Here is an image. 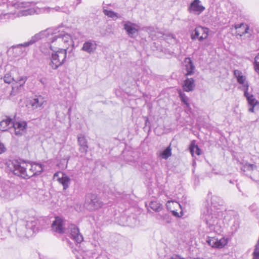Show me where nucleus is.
Returning <instances> with one entry per match:
<instances>
[{"instance_id":"nucleus-34","label":"nucleus","mask_w":259,"mask_h":259,"mask_svg":"<svg viewBox=\"0 0 259 259\" xmlns=\"http://www.w3.org/2000/svg\"><path fill=\"white\" fill-rule=\"evenodd\" d=\"M13 80L14 81L15 80L10 73H6L4 77V81L5 83L9 84L11 83Z\"/></svg>"},{"instance_id":"nucleus-47","label":"nucleus","mask_w":259,"mask_h":259,"mask_svg":"<svg viewBox=\"0 0 259 259\" xmlns=\"http://www.w3.org/2000/svg\"><path fill=\"white\" fill-rule=\"evenodd\" d=\"M27 170H31L30 168H27Z\"/></svg>"},{"instance_id":"nucleus-20","label":"nucleus","mask_w":259,"mask_h":259,"mask_svg":"<svg viewBox=\"0 0 259 259\" xmlns=\"http://www.w3.org/2000/svg\"><path fill=\"white\" fill-rule=\"evenodd\" d=\"M184 62L185 64V70L187 71L186 75L188 76L193 74L195 67L191 59L190 58H185Z\"/></svg>"},{"instance_id":"nucleus-25","label":"nucleus","mask_w":259,"mask_h":259,"mask_svg":"<svg viewBox=\"0 0 259 259\" xmlns=\"http://www.w3.org/2000/svg\"><path fill=\"white\" fill-rule=\"evenodd\" d=\"M189 149L192 156H194V154H196L197 155H200L201 154V149L197 145H196L193 143V142L191 143Z\"/></svg>"},{"instance_id":"nucleus-26","label":"nucleus","mask_w":259,"mask_h":259,"mask_svg":"<svg viewBox=\"0 0 259 259\" xmlns=\"http://www.w3.org/2000/svg\"><path fill=\"white\" fill-rule=\"evenodd\" d=\"M149 207L155 211H160L162 209L161 204L157 201L150 202Z\"/></svg>"},{"instance_id":"nucleus-38","label":"nucleus","mask_w":259,"mask_h":259,"mask_svg":"<svg viewBox=\"0 0 259 259\" xmlns=\"http://www.w3.org/2000/svg\"><path fill=\"white\" fill-rule=\"evenodd\" d=\"M226 242L224 239H220L218 240L217 239V242H216V248H222L223 247L225 244Z\"/></svg>"},{"instance_id":"nucleus-16","label":"nucleus","mask_w":259,"mask_h":259,"mask_svg":"<svg viewBox=\"0 0 259 259\" xmlns=\"http://www.w3.org/2000/svg\"><path fill=\"white\" fill-rule=\"evenodd\" d=\"M77 142L79 146V150L81 153L85 154L88 152V146L85 136L82 134L77 136Z\"/></svg>"},{"instance_id":"nucleus-10","label":"nucleus","mask_w":259,"mask_h":259,"mask_svg":"<svg viewBox=\"0 0 259 259\" xmlns=\"http://www.w3.org/2000/svg\"><path fill=\"white\" fill-rule=\"evenodd\" d=\"M203 218L210 231H216L218 224L217 218L212 214H210L208 210L207 211V214H205Z\"/></svg>"},{"instance_id":"nucleus-35","label":"nucleus","mask_w":259,"mask_h":259,"mask_svg":"<svg viewBox=\"0 0 259 259\" xmlns=\"http://www.w3.org/2000/svg\"><path fill=\"white\" fill-rule=\"evenodd\" d=\"M14 6L17 8H26L29 6V4L25 2H18L14 4Z\"/></svg>"},{"instance_id":"nucleus-4","label":"nucleus","mask_w":259,"mask_h":259,"mask_svg":"<svg viewBox=\"0 0 259 259\" xmlns=\"http://www.w3.org/2000/svg\"><path fill=\"white\" fill-rule=\"evenodd\" d=\"M241 164V169L245 175L255 181L259 180V164L250 163L247 161H243Z\"/></svg>"},{"instance_id":"nucleus-36","label":"nucleus","mask_w":259,"mask_h":259,"mask_svg":"<svg viewBox=\"0 0 259 259\" xmlns=\"http://www.w3.org/2000/svg\"><path fill=\"white\" fill-rule=\"evenodd\" d=\"M4 188L5 189V190L2 189V188H1V191H0V195L3 197L7 198L9 196L8 195V187H6V188L5 187H4Z\"/></svg>"},{"instance_id":"nucleus-1","label":"nucleus","mask_w":259,"mask_h":259,"mask_svg":"<svg viewBox=\"0 0 259 259\" xmlns=\"http://www.w3.org/2000/svg\"><path fill=\"white\" fill-rule=\"evenodd\" d=\"M10 167L14 174L24 179H28L41 174L43 166L38 163H29L25 161L14 160Z\"/></svg>"},{"instance_id":"nucleus-27","label":"nucleus","mask_w":259,"mask_h":259,"mask_svg":"<svg viewBox=\"0 0 259 259\" xmlns=\"http://www.w3.org/2000/svg\"><path fill=\"white\" fill-rule=\"evenodd\" d=\"M171 155V149L170 145L167 147L163 152L161 153L160 156L165 159H167Z\"/></svg>"},{"instance_id":"nucleus-8","label":"nucleus","mask_w":259,"mask_h":259,"mask_svg":"<svg viewBox=\"0 0 259 259\" xmlns=\"http://www.w3.org/2000/svg\"><path fill=\"white\" fill-rule=\"evenodd\" d=\"M139 26L135 23L127 21L124 22L123 28L127 34L131 37L135 38L138 35Z\"/></svg>"},{"instance_id":"nucleus-5","label":"nucleus","mask_w":259,"mask_h":259,"mask_svg":"<svg viewBox=\"0 0 259 259\" xmlns=\"http://www.w3.org/2000/svg\"><path fill=\"white\" fill-rule=\"evenodd\" d=\"M85 205L88 209L94 210L101 207L103 203L96 195L89 194L86 198Z\"/></svg>"},{"instance_id":"nucleus-31","label":"nucleus","mask_w":259,"mask_h":259,"mask_svg":"<svg viewBox=\"0 0 259 259\" xmlns=\"http://www.w3.org/2000/svg\"><path fill=\"white\" fill-rule=\"evenodd\" d=\"M253 67L255 71L259 75V53L254 58Z\"/></svg>"},{"instance_id":"nucleus-51","label":"nucleus","mask_w":259,"mask_h":259,"mask_svg":"<svg viewBox=\"0 0 259 259\" xmlns=\"http://www.w3.org/2000/svg\"><path fill=\"white\" fill-rule=\"evenodd\" d=\"M179 259H185L184 258H180Z\"/></svg>"},{"instance_id":"nucleus-13","label":"nucleus","mask_w":259,"mask_h":259,"mask_svg":"<svg viewBox=\"0 0 259 259\" xmlns=\"http://www.w3.org/2000/svg\"><path fill=\"white\" fill-rule=\"evenodd\" d=\"M248 85H246V90L244 91V96L246 98L249 108L248 111L250 112H254V108L257 104L258 103V101L254 98L252 95H249L248 93Z\"/></svg>"},{"instance_id":"nucleus-14","label":"nucleus","mask_w":259,"mask_h":259,"mask_svg":"<svg viewBox=\"0 0 259 259\" xmlns=\"http://www.w3.org/2000/svg\"><path fill=\"white\" fill-rule=\"evenodd\" d=\"M235 28L237 30L236 35L241 36L243 35L247 34V36L249 37L251 35V30L246 24L242 23L239 25H236Z\"/></svg>"},{"instance_id":"nucleus-28","label":"nucleus","mask_w":259,"mask_h":259,"mask_svg":"<svg viewBox=\"0 0 259 259\" xmlns=\"http://www.w3.org/2000/svg\"><path fill=\"white\" fill-rule=\"evenodd\" d=\"M103 13L105 15L108 16L109 17H110L112 19L120 17V16L117 13H115L114 12L111 10L104 9L103 10Z\"/></svg>"},{"instance_id":"nucleus-41","label":"nucleus","mask_w":259,"mask_h":259,"mask_svg":"<svg viewBox=\"0 0 259 259\" xmlns=\"http://www.w3.org/2000/svg\"><path fill=\"white\" fill-rule=\"evenodd\" d=\"M63 7H56L54 8H53V10H55L56 11H62L65 12V11L63 10Z\"/></svg>"},{"instance_id":"nucleus-30","label":"nucleus","mask_w":259,"mask_h":259,"mask_svg":"<svg viewBox=\"0 0 259 259\" xmlns=\"http://www.w3.org/2000/svg\"><path fill=\"white\" fill-rule=\"evenodd\" d=\"M180 98L181 99V101L186 105L187 108H190V104L188 102L189 101V98L185 95V94L181 93L180 94Z\"/></svg>"},{"instance_id":"nucleus-52","label":"nucleus","mask_w":259,"mask_h":259,"mask_svg":"<svg viewBox=\"0 0 259 259\" xmlns=\"http://www.w3.org/2000/svg\"><path fill=\"white\" fill-rule=\"evenodd\" d=\"M194 259H196L195 258H194ZM196 259H199L198 258H197Z\"/></svg>"},{"instance_id":"nucleus-48","label":"nucleus","mask_w":259,"mask_h":259,"mask_svg":"<svg viewBox=\"0 0 259 259\" xmlns=\"http://www.w3.org/2000/svg\"><path fill=\"white\" fill-rule=\"evenodd\" d=\"M230 183H233V182L231 180H230Z\"/></svg>"},{"instance_id":"nucleus-22","label":"nucleus","mask_w":259,"mask_h":259,"mask_svg":"<svg viewBox=\"0 0 259 259\" xmlns=\"http://www.w3.org/2000/svg\"><path fill=\"white\" fill-rule=\"evenodd\" d=\"M13 121L10 117H7L6 119L3 120L0 122V130L2 131H6L10 128L12 127Z\"/></svg>"},{"instance_id":"nucleus-2","label":"nucleus","mask_w":259,"mask_h":259,"mask_svg":"<svg viewBox=\"0 0 259 259\" xmlns=\"http://www.w3.org/2000/svg\"><path fill=\"white\" fill-rule=\"evenodd\" d=\"M50 40H51L50 46L52 50L53 48L57 49L60 47H65L67 49V47L72 42L70 35L63 32L52 36Z\"/></svg>"},{"instance_id":"nucleus-11","label":"nucleus","mask_w":259,"mask_h":259,"mask_svg":"<svg viewBox=\"0 0 259 259\" xmlns=\"http://www.w3.org/2000/svg\"><path fill=\"white\" fill-rule=\"evenodd\" d=\"M68 229L70 231L71 238L76 243H80L83 241V236L80 233L79 229L76 225L70 224Z\"/></svg>"},{"instance_id":"nucleus-19","label":"nucleus","mask_w":259,"mask_h":259,"mask_svg":"<svg viewBox=\"0 0 259 259\" xmlns=\"http://www.w3.org/2000/svg\"><path fill=\"white\" fill-rule=\"evenodd\" d=\"M27 126L26 122H13L12 127L15 131V134L17 136L21 135L22 132L24 131Z\"/></svg>"},{"instance_id":"nucleus-49","label":"nucleus","mask_w":259,"mask_h":259,"mask_svg":"<svg viewBox=\"0 0 259 259\" xmlns=\"http://www.w3.org/2000/svg\"><path fill=\"white\" fill-rule=\"evenodd\" d=\"M214 199H215V197L213 198L212 200H214Z\"/></svg>"},{"instance_id":"nucleus-42","label":"nucleus","mask_w":259,"mask_h":259,"mask_svg":"<svg viewBox=\"0 0 259 259\" xmlns=\"http://www.w3.org/2000/svg\"><path fill=\"white\" fill-rule=\"evenodd\" d=\"M39 81L42 84H45L46 83V79L45 78H40L39 79Z\"/></svg>"},{"instance_id":"nucleus-39","label":"nucleus","mask_w":259,"mask_h":259,"mask_svg":"<svg viewBox=\"0 0 259 259\" xmlns=\"http://www.w3.org/2000/svg\"><path fill=\"white\" fill-rule=\"evenodd\" d=\"M7 149L4 144L0 141V154L6 152Z\"/></svg>"},{"instance_id":"nucleus-12","label":"nucleus","mask_w":259,"mask_h":259,"mask_svg":"<svg viewBox=\"0 0 259 259\" xmlns=\"http://www.w3.org/2000/svg\"><path fill=\"white\" fill-rule=\"evenodd\" d=\"M200 3L199 0H194L188 7L189 12L197 15L201 14L205 10V7Z\"/></svg>"},{"instance_id":"nucleus-15","label":"nucleus","mask_w":259,"mask_h":259,"mask_svg":"<svg viewBox=\"0 0 259 259\" xmlns=\"http://www.w3.org/2000/svg\"><path fill=\"white\" fill-rule=\"evenodd\" d=\"M97 45L94 40H88L83 44L81 50L90 54H93L97 49Z\"/></svg>"},{"instance_id":"nucleus-23","label":"nucleus","mask_w":259,"mask_h":259,"mask_svg":"<svg viewBox=\"0 0 259 259\" xmlns=\"http://www.w3.org/2000/svg\"><path fill=\"white\" fill-rule=\"evenodd\" d=\"M234 74L235 76L237 78L238 82L243 85V90L244 91L246 90V85H248L247 82L245 81V77L242 75V72L238 70H234Z\"/></svg>"},{"instance_id":"nucleus-37","label":"nucleus","mask_w":259,"mask_h":259,"mask_svg":"<svg viewBox=\"0 0 259 259\" xmlns=\"http://www.w3.org/2000/svg\"><path fill=\"white\" fill-rule=\"evenodd\" d=\"M217 238L214 237L208 238L207 240V243L212 247H215L216 246Z\"/></svg>"},{"instance_id":"nucleus-21","label":"nucleus","mask_w":259,"mask_h":259,"mask_svg":"<svg viewBox=\"0 0 259 259\" xmlns=\"http://www.w3.org/2000/svg\"><path fill=\"white\" fill-rule=\"evenodd\" d=\"M194 87V80L192 78H187L184 80L183 87L185 91H192L193 90Z\"/></svg>"},{"instance_id":"nucleus-18","label":"nucleus","mask_w":259,"mask_h":259,"mask_svg":"<svg viewBox=\"0 0 259 259\" xmlns=\"http://www.w3.org/2000/svg\"><path fill=\"white\" fill-rule=\"evenodd\" d=\"M37 223L35 220L27 221L25 225V228L27 230L26 235L28 236H32L37 230L36 227Z\"/></svg>"},{"instance_id":"nucleus-43","label":"nucleus","mask_w":259,"mask_h":259,"mask_svg":"<svg viewBox=\"0 0 259 259\" xmlns=\"http://www.w3.org/2000/svg\"><path fill=\"white\" fill-rule=\"evenodd\" d=\"M172 214L176 217H179V213L176 211H172Z\"/></svg>"},{"instance_id":"nucleus-24","label":"nucleus","mask_w":259,"mask_h":259,"mask_svg":"<svg viewBox=\"0 0 259 259\" xmlns=\"http://www.w3.org/2000/svg\"><path fill=\"white\" fill-rule=\"evenodd\" d=\"M46 100L41 96L37 97L31 101V104L33 109L41 107Z\"/></svg>"},{"instance_id":"nucleus-50","label":"nucleus","mask_w":259,"mask_h":259,"mask_svg":"<svg viewBox=\"0 0 259 259\" xmlns=\"http://www.w3.org/2000/svg\"><path fill=\"white\" fill-rule=\"evenodd\" d=\"M170 259H174L172 257H171Z\"/></svg>"},{"instance_id":"nucleus-6","label":"nucleus","mask_w":259,"mask_h":259,"mask_svg":"<svg viewBox=\"0 0 259 259\" xmlns=\"http://www.w3.org/2000/svg\"><path fill=\"white\" fill-rule=\"evenodd\" d=\"M49 34V32L48 30L42 31L39 33H38L33 36L31 39L25 42L23 44H20L17 45L16 46H13L14 48H20L22 47H27L30 45H31L38 41V40L44 38V37H47Z\"/></svg>"},{"instance_id":"nucleus-17","label":"nucleus","mask_w":259,"mask_h":259,"mask_svg":"<svg viewBox=\"0 0 259 259\" xmlns=\"http://www.w3.org/2000/svg\"><path fill=\"white\" fill-rule=\"evenodd\" d=\"M52 230L58 233L64 232L63 221L59 217H56L55 221L52 225Z\"/></svg>"},{"instance_id":"nucleus-9","label":"nucleus","mask_w":259,"mask_h":259,"mask_svg":"<svg viewBox=\"0 0 259 259\" xmlns=\"http://www.w3.org/2000/svg\"><path fill=\"white\" fill-rule=\"evenodd\" d=\"M53 178L63 186L64 190H66L70 184V179L68 176L63 172H56L54 175Z\"/></svg>"},{"instance_id":"nucleus-29","label":"nucleus","mask_w":259,"mask_h":259,"mask_svg":"<svg viewBox=\"0 0 259 259\" xmlns=\"http://www.w3.org/2000/svg\"><path fill=\"white\" fill-rule=\"evenodd\" d=\"M234 219V223L232 225L231 228L233 230H234L235 232H236L237 231L239 227L240 219L238 215H236Z\"/></svg>"},{"instance_id":"nucleus-40","label":"nucleus","mask_w":259,"mask_h":259,"mask_svg":"<svg viewBox=\"0 0 259 259\" xmlns=\"http://www.w3.org/2000/svg\"><path fill=\"white\" fill-rule=\"evenodd\" d=\"M18 88L15 91V87H13L12 88V90L10 93V96H15L17 94V90H18Z\"/></svg>"},{"instance_id":"nucleus-3","label":"nucleus","mask_w":259,"mask_h":259,"mask_svg":"<svg viewBox=\"0 0 259 259\" xmlns=\"http://www.w3.org/2000/svg\"><path fill=\"white\" fill-rule=\"evenodd\" d=\"M52 51L54 52L52 54L49 65L53 69H57L64 63L67 57V49L59 48L56 51Z\"/></svg>"},{"instance_id":"nucleus-46","label":"nucleus","mask_w":259,"mask_h":259,"mask_svg":"<svg viewBox=\"0 0 259 259\" xmlns=\"http://www.w3.org/2000/svg\"><path fill=\"white\" fill-rule=\"evenodd\" d=\"M148 121V118H147V119L146 120V124H147Z\"/></svg>"},{"instance_id":"nucleus-44","label":"nucleus","mask_w":259,"mask_h":259,"mask_svg":"<svg viewBox=\"0 0 259 259\" xmlns=\"http://www.w3.org/2000/svg\"><path fill=\"white\" fill-rule=\"evenodd\" d=\"M23 15H27V11L24 12V14H23Z\"/></svg>"},{"instance_id":"nucleus-7","label":"nucleus","mask_w":259,"mask_h":259,"mask_svg":"<svg viewBox=\"0 0 259 259\" xmlns=\"http://www.w3.org/2000/svg\"><path fill=\"white\" fill-rule=\"evenodd\" d=\"M208 31L209 29L206 27H197L192 33L191 38L195 39L198 38L199 41H202L208 37Z\"/></svg>"},{"instance_id":"nucleus-45","label":"nucleus","mask_w":259,"mask_h":259,"mask_svg":"<svg viewBox=\"0 0 259 259\" xmlns=\"http://www.w3.org/2000/svg\"><path fill=\"white\" fill-rule=\"evenodd\" d=\"M153 29V28H152V27H149V28H148L147 29V30H149V31H151V29Z\"/></svg>"},{"instance_id":"nucleus-32","label":"nucleus","mask_w":259,"mask_h":259,"mask_svg":"<svg viewBox=\"0 0 259 259\" xmlns=\"http://www.w3.org/2000/svg\"><path fill=\"white\" fill-rule=\"evenodd\" d=\"M156 218L158 220H162L163 221H165V223L167 224H169L171 222V220L167 214H164L163 215L158 214L157 215Z\"/></svg>"},{"instance_id":"nucleus-33","label":"nucleus","mask_w":259,"mask_h":259,"mask_svg":"<svg viewBox=\"0 0 259 259\" xmlns=\"http://www.w3.org/2000/svg\"><path fill=\"white\" fill-rule=\"evenodd\" d=\"M27 80V77L26 76H22L14 81H16V83L19 84L20 88H21L23 86Z\"/></svg>"}]
</instances>
